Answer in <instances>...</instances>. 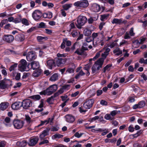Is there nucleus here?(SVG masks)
Instances as JSON below:
<instances>
[{
	"instance_id": "49530a36",
	"label": "nucleus",
	"mask_w": 147,
	"mask_h": 147,
	"mask_svg": "<svg viewBox=\"0 0 147 147\" xmlns=\"http://www.w3.org/2000/svg\"><path fill=\"white\" fill-rule=\"evenodd\" d=\"M31 97L32 99L36 100H38L40 98V96L38 94L32 96Z\"/></svg>"
},
{
	"instance_id": "e433bc0d",
	"label": "nucleus",
	"mask_w": 147,
	"mask_h": 147,
	"mask_svg": "<svg viewBox=\"0 0 147 147\" xmlns=\"http://www.w3.org/2000/svg\"><path fill=\"white\" fill-rule=\"evenodd\" d=\"M96 16H97V17H90L88 19V23L89 24H92L93 23V22L94 21L97 20V19L98 16L97 15H96Z\"/></svg>"
},
{
	"instance_id": "603ef678",
	"label": "nucleus",
	"mask_w": 147,
	"mask_h": 147,
	"mask_svg": "<svg viewBox=\"0 0 147 147\" xmlns=\"http://www.w3.org/2000/svg\"><path fill=\"white\" fill-rule=\"evenodd\" d=\"M84 134V133H81L80 134L79 132H77L75 134L74 136L76 137L79 138L81 137Z\"/></svg>"
},
{
	"instance_id": "473e14b6",
	"label": "nucleus",
	"mask_w": 147,
	"mask_h": 147,
	"mask_svg": "<svg viewBox=\"0 0 147 147\" xmlns=\"http://www.w3.org/2000/svg\"><path fill=\"white\" fill-rule=\"evenodd\" d=\"M122 22L121 19H118L117 18H114L111 22L113 24H120Z\"/></svg>"
},
{
	"instance_id": "b1692460",
	"label": "nucleus",
	"mask_w": 147,
	"mask_h": 147,
	"mask_svg": "<svg viewBox=\"0 0 147 147\" xmlns=\"http://www.w3.org/2000/svg\"><path fill=\"white\" fill-rule=\"evenodd\" d=\"M15 39L18 41L21 42L24 40V36L23 34H18L16 35Z\"/></svg>"
},
{
	"instance_id": "393cba45",
	"label": "nucleus",
	"mask_w": 147,
	"mask_h": 147,
	"mask_svg": "<svg viewBox=\"0 0 147 147\" xmlns=\"http://www.w3.org/2000/svg\"><path fill=\"white\" fill-rule=\"evenodd\" d=\"M110 49L109 48H106L105 49V51L103 52V53H102L101 55V56L102 57V58H102L104 59H104L106 58L107 56L109 55V53L110 51Z\"/></svg>"
},
{
	"instance_id": "13d9d810",
	"label": "nucleus",
	"mask_w": 147,
	"mask_h": 147,
	"mask_svg": "<svg viewBox=\"0 0 147 147\" xmlns=\"http://www.w3.org/2000/svg\"><path fill=\"white\" fill-rule=\"evenodd\" d=\"M66 44L64 39L63 40V42L60 46V48L62 49H64L65 47Z\"/></svg>"
},
{
	"instance_id": "37998d69",
	"label": "nucleus",
	"mask_w": 147,
	"mask_h": 147,
	"mask_svg": "<svg viewBox=\"0 0 147 147\" xmlns=\"http://www.w3.org/2000/svg\"><path fill=\"white\" fill-rule=\"evenodd\" d=\"M54 97L51 96L47 99V101L49 104H51L53 103V101Z\"/></svg>"
},
{
	"instance_id": "6e6552de",
	"label": "nucleus",
	"mask_w": 147,
	"mask_h": 147,
	"mask_svg": "<svg viewBox=\"0 0 147 147\" xmlns=\"http://www.w3.org/2000/svg\"><path fill=\"white\" fill-rule=\"evenodd\" d=\"M42 16L41 11L39 10L34 11L32 13V16L33 18L36 21H38Z\"/></svg>"
},
{
	"instance_id": "bb28decb",
	"label": "nucleus",
	"mask_w": 147,
	"mask_h": 147,
	"mask_svg": "<svg viewBox=\"0 0 147 147\" xmlns=\"http://www.w3.org/2000/svg\"><path fill=\"white\" fill-rule=\"evenodd\" d=\"M11 119L8 117H6L5 119L3 121V123L7 127H10L11 126L10 123Z\"/></svg>"
},
{
	"instance_id": "f8f14e48",
	"label": "nucleus",
	"mask_w": 147,
	"mask_h": 147,
	"mask_svg": "<svg viewBox=\"0 0 147 147\" xmlns=\"http://www.w3.org/2000/svg\"><path fill=\"white\" fill-rule=\"evenodd\" d=\"M94 101V99H90L86 100L83 105L84 107L86 109H90L92 107Z\"/></svg>"
},
{
	"instance_id": "09e8293b",
	"label": "nucleus",
	"mask_w": 147,
	"mask_h": 147,
	"mask_svg": "<svg viewBox=\"0 0 147 147\" xmlns=\"http://www.w3.org/2000/svg\"><path fill=\"white\" fill-rule=\"evenodd\" d=\"M7 52L8 54L14 55L17 54V53L16 51L10 49H8L7 50Z\"/></svg>"
},
{
	"instance_id": "a878e982",
	"label": "nucleus",
	"mask_w": 147,
	"mask_h": 147,
	"mask_svg": "<svg viewBox=\"0 0 147 147\" xmlns=\"http://www.w3.org/2000/svg\"><path fill=\"white\" fill-rule=\"evenodd\" d=\"M42 73V70L40 69H36L32 74V76L34 77H37L40 75Z\"/></svg>"
},
{
	"instance_id": "412c9836",
	"label": "nucleus",
	"mask_w": 147,
	"mask_h": 147,
	"mask_svg": "<svg viewBox=\"0 0 147 147\" xmlns=\"http://www.w3.org/2000/svg\"><path fill=\"white\" fill-rule=\"evenodd\" d=\"M38 140L39 139L38 137L33 138L30 140L28 144L30 146H34L37 143Z\"/></svg>"
},
{
	"instance_id": "338daca9",
	"label": "nucleus",
	"mask_w": 147,
	"mask_h": 147,
	"mask_svg": "<svg viewBox=\"0 0 147 147\" xmlns=\"http://www.w3.org/2000/svg\"><path fill=\"white\" fill-rule=\"evenodd\" d=\"M25 119L27 122L30 123L31 121V118L28 115H26Z\"/></svg>"
},
{
	"instance_id": "ddd939ff",
	"label": "nucleus",
	"mask_w": 147,
	"mask_h": 147,
	"mask_svg": "<svg viewBox=\"0 0 147 147\" xmlns=\"http://www.w3.org/2000/svg\"><path fill=\"white\" fill-rule=\"evenodd\" d=\"M22 107L25 109H27L29 107L32 106V101L29 99H26L23 100L22 102Z\"/></svg>"
},
{
	"instance_id": "3c124183",
	"label": "nucleus",
	"mask_w": 147,
	"mask_h": 147,
	"mask_svg": "<svg viewBox=\"0 0 147 147\" xmlns=\"http://www.w3.org/2000/svg\"><path fill=\"white\" fill-rule=\"evenodd\" d=\"M74 72V70L73 68H69L66 71V73L72 74Z\"/></svg>"
},
{
	"instance_id": "680f3d73",
	"label": "nucleus",
	"mask_w": 147,
	"mask_h": 147,
	"mask_svg": "<svg viewBox=\"0 0 147 147\" xmlns=\"http://www.w3.org/2000/svg\"><path fill=\"white\" fill-rule=\"evenodd\" d=\"M39 27L40 28H46L45 24L42 22H41L39 24Z\"/></svg>"
},
{
	"instance_id": "39448f33",
	"label": "nucleus",
	"mask_w": 147,
	"mask_h": 147,
	"mask_svg": "<svg viewBox=\"0 0 147 147\" xmlns=\"http://www.w3.org/2000/svg\"><path fill=\"white\" fill-rule=\"evenodd\" d=\"M74 5L76 7L86 8L88 6L89 3L87 0H82L75 2Z\"/></svg>"
},
{
	"instance_id": "dca6fc26",
	"label": "nucleus",
	"mask_w": 147,
	"mask_h": 147,
	"mask_svg": "<svg viewBox=\"0 0 147 147\" xmlns=\"http://www.w3.org/2000/svg\"><path fill=\"white\" fill-rule=\"evenodd\" d=\"M3 39L7 42L10 43L13 40L14 37L11 35H5L3 37Z\"/></svg>"
},
{
	"instance_id": "4d7b16f0",
	"label": "nucleus",
	"mask_w": 147,
	"mask_h": 147,
	"mask_svg": "<svg viewBox=\"0 0 147 147\" xmlns=\"http://www.w3.org/2000/svg\"><path fill=\"white\" fill-rule=\"evenodd\" d=\"M59 127H52L50 129L52 131H57L58 130Z\"/></svg>"
},
{
	"instance_id": "a211bd4d",
	"label": "nucleus",
	"mask_w": 147,
	"mask_h": 147,
	"mask_svg": "<svg viewBox=\"0 0 147 147\" xmlns=\"http://www.w3.org/2000/svg\"><path fill=\"white\" fill-rule=\"evenodd\" d=\"M91 10L94 12H98L100 10V7L99 5L94 3L92 5L91 7Z\"/></svg>"
},
{
	"instance_id": "8fccbe9b",
	"label": "nucleus",
	"mask_w": 147,
	"mask_h": 147,
	"mask_svg": "<svg viewBox=\"0 0 147 147\" xmlns=\"http://www.w3.org/2000/svg\"><path fill=\"white\" fill-rule=\"evenodd\" d=\"M66 46L67 47H69L71 45V42L69 40H68L67 39V38H65L63 39Z\"/></svg>"
},
{
	"instance_id": "f03ea898",
	"label": "nucleus",
	"mask_w": 147,
	"mask_h": 147,
	"mask_svg": "<svg viewBox=\"0 0 147 147\" xmlns=\"http://www.w3.org/2000/svg\"><path fill=\"white\" fill-rule=\"evenodd\" d=\"M66 54H60L59 53L57 54V56L58 57V60L56 61V64L58 67L62 66L63 65L66 61Z\"/></svg>"
},
{
	"instance_id": "c03bdc74",
	"label": "nucleus",
	"mask_w": 147,
	"mask_h": 147,
	"mask_svg": "<svg viewBox=\"0 0 147 147\" xmlns=\"http://www.w3.org/2000/svg\"><path fill=\"white\" fill-rule=\"evenodd\" d=\"M37 40L39 42H41L42 40H47V38L46 37H43L42 36H38L37 37Z\"/></svg>"
},
{
	"instance_id": "79ce46f5",
	"label": "nucleus",
	"mask_w": 147,
	"mask_h": 147,
	"mask_svg": "<svg viewBox=\"0 0 147 147\" xmlns=\"http://www.w3.org/2000/svg\"><path fill=\"white\" fill-rule=\"evenodd\" d=\"M20 20L18 22H21L22 24L26 26H28L29 24L28 21L25 18H23L22 20L20 19Z\"/></svg>"
},
{
	"instance_id": "7ed1b4c3",
	"label": "nucleus",
	"mask_w": 147,
	"mask_h": 147,
	"mask_svg": "<svg viewBox=\"0 0 147 147\" xmlns=\"http://www.w3.org/2000/svg\"><path fill=\"white\" fill-rule=\"evenodd\" d=\"M12 85V81L10 79L4 80L0 81V89L4 90Z\"/></svg>"
},
{
	"instance_id": "6ab92c4d",
	"label": "nucleus",
	"mask_w": 147,
	"mask_h": 147,
	"mask_svg": "<svg viewBox=\"0 0 147 147\" xmlns=\"http://www.w3.org/2000/svg\"><path fill=\"white\" fill-rule=\"evenodd\" d=\"M22 104L21 102H16L12 104L11 107L13 109L17 110L22 107Z\"/></svg>"
},
{
	"instance_id": "1a4fd4ad",
	"label": "nucleus",
	"mask_w": 147,
	"mask_h": 147,
	"mask_svg": "<svg viewBox=\"0 0 147 147\" xmlns=\"http://www.w3.org/2000/svg\"><path fill=\"white\" fill-rule=\"evenodd\" d=\"M13 124L15 128L19 129L22 127L24 124V122L22 120L15 119L13 121Z\"/></svg>"
},
{
	"instance_id": "2eb2a0df",
	"label": "nucleus",
	"mask_w": 147,
	"mask_h": 147,
	"mask_svg": "<svg viewBox=\"0 0 147 147\" xmlns=\"http://www.w3.org/2000/svg\"><path fill=\"white\" fill-rule=\"evenodd\" d=\"M26 58L28 61H30L36 59V55L33 52H29L26 55Z\"/></svg>"
},
{
	"instance_id": "aec40b11",
	"label": "nucleus",
	"mask_w": 147,
	"mask_h": 147,
	"mask_svg": "<svg viewBox=\"0 0 147 147\" xmlns=\"http://www.w3.org/2000/svg\"><path fill=\"white\" fill-rule=\"evenodd\" d=\"M47 65L49 69H52L55 67V63L53 60H49L47 62Z\"/></svg>"
},
{
	"instance_id": "c9c22d12",
	"label": "nucleus",
	"mask_w": 147,
	"mask_h": 147,
	"mask_svg": "<svg viewBox=\"0 0 147 147\" xmlns=\"http://www.w3.org/2000/svg\"><path fill=\"white\" fill-rule=\"evenodd\" d=\"M85 74V73L82 70H81L77 75L75 76V78L76 79H78L80 77Z\"/></svg>"
},
{
	"instance_id": "0e129e2a",
	"label": "nucleus",
	"mask_w": 147,
	"mask_h": 147,
	"mask_svg": "<svg viewBox=\"0 0 147 147\" xmlns=\"http://www.w3.org/2000/svg\"><path fill=\"white\" fill-rule=\"evenodd\" d=\"M117 113V110H114L111 112L110 114L112 117H114L116 114Z\"/></svg>"
},
{
	"instance_id": "423d86ee",
	"label": "nucleus",
	"mask_w": 147,
	"mask_h": 147,
	"mask_svg": "<svg viewBox=\"0 0 147 147\" xmlns=\"http://www.w3.org/2000/svg\"><path fill=\"white\" fill-rule=\"evenodd\" d=\"M29 65L30 64H28L25 60L22 59L20 61L18 67L21 71H27V68L28 69Z\"/></svg>"
},
{
	"instance_id": "c85d7f7f",
	"label": "nucleus",
	"mask_w": 147,
	"mask_h": 147,
	"mask_svg": "<svg viewBox=\"0 0 147 147\" xmlns=\"http://www.w3.org/2000/svg\"><path fill=\"white\" fill-rule=\"evenodd\" d=\"M9 103L8 102H2L0 104V109L3 111L6 109L8 107Z\"/></svg>"
},
{
	"instance_id": "f257e3e1",
	"label": "nucleus",
	"mask_w": 147,
	"mask_h": 147,
	"mask_svg": "<svg viewBox=\"0 0 147 147\" xmlns=\"http://www.w3.org/2000/svg\"><path fill=\"white\" fill-rule=\"evenodd\" d=\"M103 62L104 59L102 58H100L95 62L92 67V73H95L98 72L100 68L102 67Z\"/></svg>"
},
{
	"instance_id": "ea45409f",
	"label": "nucleus",
	"mask_w": 147,
	"mask_h": 147,
	"mask_svg": "<svg viewBox=\"0 0 147 147\" xmlns=\"http://www.w3.org/2000/svg\"><path fill=\"white\" fill-rule=\"evenodd\" d=\"M63 136L62 135L59 134H56L52 136V138L53 139H55L57 138H60L63 137Z\"/></svg>"
},
{
	"instance_id": "5701e85b",
	"label": "nucleus",
	"mask_w": 147,
	"mask_h": 147,
	"mask_svg": "<svg viewBox=\"0 0 147 147\" xmlns=\"http://www.w3.org/2000/svg\"><path fill=\"white\" fill-rule=\"evenodd\" d=\"M50 129L47 128L44 130L42 132L41 134L40 135V138L41 139H43L46 136L49 134Z\"/></svg>"
},
{
	"instance_id": "bf43d9fd",
	"label": "nucleus",
	"mask_w": 147,
	"mask_h": 147,
	"mask_svg": "<svg viewBox=\"0 0 147 147\" xmlns=\"http://www.w3.org/2000/svg\"><path fill=\"white\" fill-rule=\"evenodd\" d=\"M135 33L134 32V28H131L129 31V35L131 36H134L135 35Z\"/></svg>"
},
{
	"instance_id": "f3484780",
	"label": "nucleus",
	"mask_w": 147,
	"mask_h": 147,
	"mask_svg": "<svg viewBox=\"0 0 147 147\" xmlns=\"http://www.w3.org/2000/svg\"><path fill=\"white\" fill-rule=\"evenodd\" d=\"M146 105V102L144 100H142L138 103L133 106V108L134 109L141 108L144 107Z\"/></svg>"
},
{
	"instance_id": "2f4dec72",
	"label": "nucleus",
	"mask_w": 147,
	"mask_h": 147,
	"mask_svg": "<svg viewBox=\"0 0 147 147\" xmlns=\"http://www.w3.org/2000/svg\"><path fill=\"white\" fill-rule=\"evenodd\" d=\"M109 14L105 13L100 16V20L102 21H104L106 20L109 18Z\"/></svg>"
},
{
	"instance_id": "cd10ccee",
	"label": "nucleus",
	"mask_w": 147,
	"mask_h": 147,
	"mask_svg": "<svg viewBox=\"0 0 147 147\" xmlns=\"http://www.w3.org/2000/svg\"><path fill=\"white\" fill-rule=\"evenodd\" d=\"M113 53L115 55L117 56L122 54V50L118 48H117L115 49L113 51Z\"/></svg>"
},
{
	"instance_id": "f704fd0d",
	"label": "nucleus",
	"mask_w": 147,
	"mask_h": 147,
	"mask_svg": "<svg viewBox=\"0 0 147 147\" xmlns=\"http://www.w3.org/2000/svg\"><path fill=\"white\" fill-rule=\"evenodd\" d=\"M47 83L45 82H42L39 85L40 88L41 90L44 89L46 87Z\"/></svg>"
},
{
	"instance_id": "e2e57ef3",
	"label": "nucleus",
	"mask_w": 147,
	"mask_h": 147,
	"mask_svg": "<svg viewBox=\"0 0 147 147\" xmlns=\"http://www.w3.org/2000/svg\"><path fill=\"white\" fill-rule=\"evenodd\" d=\"M11 24H8L4 26V28L7 30H10L11 28Z\"/></svg>"
},
{
	"instance_id": "69168bd1",
	"label": "nucleus",
	"mask_w": 147,
	"mask_h": 147,
	"mask_svg": "<svg viewBox=\"0 0 147 147\" xmlns=\"http://www.w3.org/2000/svg\"><path fill=\"white\" fill-rule=\"evenodd\" d=\"M22 85V84L20 82H18L16 83L15 85L14 86L13 88H19Z\"/></svg>"
},
{
	"instance_id": "864d4df0",
	"label": "nucleus",
	"mask_w": 147,
	"mask_h": 147,
	"mask_svg": "<svg viewBox=\"0 0 147 147\" xmlns=\"http://www.w3.org/2000/svg\"><path fill=\"white\" fill-rule=\"evenodd\" d=\"M7 22L8 20L7 19L3 20H2L0 23V26L1 27H2Z\"/></svg>"
},
{
	"instance_id": "774afa93",
	"label": "nucleus",
	"mask_w": 147,
	"mask_h": 147,
	"mask_svg": "<svg viewBox=\"0 0 147 147\" xmlns=\"http://www.w3.org/2000/svg\"><path fill=\"white\" fill-rule=\"evenodd\" d=\"M124 38L125 39H128L130 38L128 32H126L125 33L124 37Z\"/></svg>"
},
{
	"instance_id": "5fc2aeb1",
	"label": "nucleus",
	"mask_w": 147,
	"mask_h": 147,
	"mask_svg": "<svg viewBox=\"0 0 147 147\" xmlns=\"http://www.w3.org/2000/svg\"><path fill=\"white\" fill-rule=\"evenodd\" d=\"M21 75L20 73H17L16 76L14 77H15V79L16 80L18 81L20 79Z\"/></svg>"
},
{
	"instance_id": "de8ad7c7",
	"label": "nucleus",
	"mask_w": 147,
	"mask_h": 147,
	"mask_svg": "<svg viewBox=\"0 0 147 147\" xmlns=\"http://www.w3.org/2000/svg\"><path fill=\"white\" fill-rule=\"evenodd\" d=\"M111 65L108 64L106 66H105L103 69H102V71H103V73H105L107 70H109V68L111 67Z\"/></svg>"
},
{
	"instance_id": "9b49d317",
	"label": "nucleus",
	"mask_w": 147,
	"mask_h": 147,
	"mask_svg": "<svg viewBox=\"0 0 147 147\" xmlns=\"http://www.w3.org/2000/svg\"><path fill=\"white\" fill-rule=\"evenodd\" d=\"M57 86L56 84H53L50 86L46 89L47 95L52 94L57 90Z\"/></svg>"
},
{
	"instance_id": "6e6d98bb",
	"label": "nucleus",
	"mask_w": 147,
	"mask_h": 147,
	"mask_svg": "<svg viewBox=\"0 0 147 147\" xmlns=\"http://www.w3.org/2000/svg\"><path fill=\"white\" fill-rule=\"evenodd\" d=\"M146 38H142L140 39V41H137L136 43L137 44H143L144 42L146 40Z\"/></svg>"
},
{
	"instance_id": "58836bf2",
	"label": "nucleus",
	"mask_w": 147,
	"mask_h": 147,
	"mask_svg": "<svg viewBox=\"0 0 147 147\" xmlns=\"http://www.w3.org/2000/svg\"><path fill=\"white\" fill-rule=\"evenodd\" d=\"M72 6V4L71 3L66 4L63 6V7L64 10H67L69 8L71 7Z\"/></svg>"
},
{
	"instance_id": "a19ab883",
	"label": "nucleus",
	"mask_w": 147,
	"mask_h": 147,
	"mask_svg": "<svg viewBox=\"0 0 147 147\" xmlns=\"http://www.w3.org/2000/svg\"><path fill=\"white\" fill-rule=\"evenodd\" d=\"M69 29L68 30L69 32H70L72 30H74L76 28V27L75 26L74 23L71 22L69 25Z\"/></svg>"
},
{
	"instance_id": "a18cd8bd",
	"label": "nucleus",
	"mask_w": 147,
	"mask_h": 147,
	"mask_svg": "<svg viewBox=\"0 0 147 147\" xmlns=\"http://www.w3.org/2000/svg\"><path fill=\"white\" fill-rule=\"evenodd\" d=\"M105 118L107 120H112L113 118L110 114H106L105 116Z\"/></svg>"
},
{
	"instance_id": "4c0bfd02",
	"label": "nucleus",
	"mask_w": 147,
	"mask_h": 147,
	"mask_svg": "<svg viewBox=\"0 0 147 147\" xmlns=\"http://www.w3.org/2000/svg\"><path fill=\"white\" fill-rule=\"evenodd\" d=\"M18 64L15 63L9 67V69L10 72H11L12 71L15 70L17 67Z\"/></svg>"
},
{
	"instance_id": "9d476101",
	"label": "nucleus",
	"mask_w": 147,
	"mask_h": 147,
	"mask_svg": "<svg viewBox=\"0 0 147 147\" xmlns=\"http://www.w3.org/2000/svg\"><path fill=\"white\" fill-rule=\"evenodd\" d=\"M65 121L67 123H72L75 121L76 118L75 116L71 114H67L64 117Z\"/></svg>"
},
{
	"instance_id": "72a5a7b5",
	"label": "nucleus",
	"mask_w": 147,
	"mask_h": 147,
	"mask_svg": "<svg viewBox=\"0 0 147 147\" xmlns=\"http://www.w3.org/2000/svg\"><path fill=\"white\" fill-rule=\"evenodd\" d=\"M58 76L57 74L55 73L51 77L50 80L51 81H55L58 79Z\"/></svg>"
},
{
	"instance_id": "c756f323",
	"label": "nucleus",
	"mask_w": 147,
	"mask_h": 147,
	"mask_svg": "<svg viewBox=\"0 0 147 147\" xmlns=\"http://www.w3.org/2000/svg\"><path fill=\"white\" fill-rule=\"evenodd\" d=\"M86 49L84 47H82V48L80 49H77L76 50L75 52V53H77L78 55H82L84 52L85 50H86Z\"/></svg>"
},
{
	"instance_id": "4be33fe9",
	"label": "nucleus",
	"mask_w": 147,
	"mask_h": 147,
	"mask_svg": "<svg viewBox=\"0 0 147 147\" xmlns=\"http://www.w3.org/2000/svg\"><path fill=\"white\" fill-rule=\"evenodd\" d=\"M30 65L31 68L33 70L40 69L39 68L40 67L39 63L38 61H32L31 62Z\"/></svg>"
},
{
	"instance_id": "0eeeda50",
	"label": "nucleus",
	"mask_w": 147,
	"mask_h": 147,
	"mask_svg": "<svg viewBox=\"0 0 147 147\" xmlns=\"http://www.w3.org/2000/svg\"><path fill=\"white\" fill-rule=\"evenodd\" d=\"M98 33H93L92 34V36L93 39L92 41L93 45L94 47H96L98 45H102L100 43L101 42V40L99 38L97 37L98 36Z\"/></svg>"
},
{
	"instance_id": "4468645a",
	"label": "nucleus",
	"mask_w": 147,
	"mask_h": 147,
	"mask_svg": "<svg viewBox=\"0 0 147 147\" xmlns=\"http://www.w3.org/2000/svg\"><path fill=\"white\" fill-rule=\"evenodd\" d=\"M70 87V85L69 84H65L63 85L58 92L55 94V95H58L63 93L64 91L68 90L69 89Z\"/></svg>"
},
{
	"instance_id": "7c9ffc66",
	"label": "nucleus",
	"mask_w": 147,
	"mask_h": 147,
	"mask_svg": "<svg viewBox=\"0 0 147 147\" xmlns=\"http://www.w3.org/2000/svg\"><path fill=\"white\" fill-rule=\"evenodd\" d=\"M69 33L71 34L73 37H75L78 35L79 32L77 30L74 29L69 32Z\"/></svg>"
},
{
	"instance_id": "20e7f679",
	"label": "nucleus",
	"mask_w": 147,
	"mask_h": 147,
	"mask_svg": "<svg viewBox=\"0 0 147 147\" xmlns=\"http://www.w3.org/2000/svg\"><path fill=\"white\" fill-rule=\"evenodd\" d=\"M87 21V19L86 17L84 16H80L77 20L76 25L79 29L81 28L82 26L84 25Z\"/></svg>"
},
{
	"instance_id": "052dcab7",
	"label": "nucleus",
	"mask_w": 147,
	"mask_h": 147,
	"mask_svg": "<svg viewBox=\"0 0 147 147\" xmlns=\"http://www.w3.org/2000/svg\"><path fill=\"white\" fill-rule=\"evenodd\" d=\"M128 129L129 132H132L134 131V128L132 125H130L129 126Z\"/></svg>"
}]
</instances>
